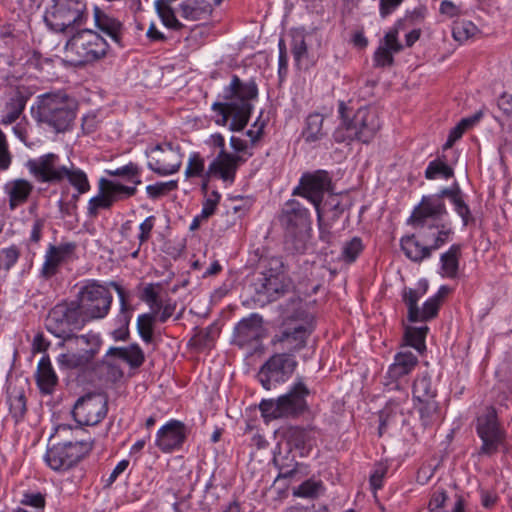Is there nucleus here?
I'll list each match as a JSON object with an SVG mask.
<instances>
[{
  "label": "nucleus",
  "mask_w": 512,
  "mask_h": 512,
  "mask_svg": "<svg viewBox=\"0 0 512 512\" xmlns=\"http://www.w3.org/2000/svg\"><path fill=\"white\" fill-rule=\"evenodd\" d=\"M446 499V491L444 488L435 491L428 504V509L430 512H435L436 510L442 508L446 502Z\"/></svg>",
  "instance_id": "nucleus-60"
},
{
  "label": "nucleus",
  "mask_w": 512,
  "mask_h": 512,
  "mask_svg": "<svg viewBox=\"0 0 512 512\" xmlns=\"http://www.w3.org/2000/svg\"><path fill=\"white\" fill-rule=\"evenodd\" d=\"M107 413V398L101 393H89L80 397L72 410L79 425H96Z\"/></svg>",
  "instance_id": "nucleus-12"
},
{
  "label": "nucleus",
  "mask_w": 512,
  "mask_h": 512,
  "mask_svg": "<svg viewBox=\"0 0 512 512\" xmlns=\"http://www.w3.org/2000/svg\"><path fill=\"white\" fill-rule=\"evenodd\" d=\"M168 3L165 0H157L155 2L156 11L166 27L178 30L182 25L175 17L174 11Z\"/></svg>",
  "instance_id": "nucleus-37"
},
{
  "label": "nucleus",
  "mask_w": 512,
  "mask_h": 512,
  "mask_svg": "<svg viewBox=\"0 0 512 512\" xmlns=\"http://www.w3.org/2000/svg\"><path fill=\"white\" fill-rule=\"evenodd\" d=\"M401 248L405 255L413 261H420L429 256V248L427 246L420 245L413 236L402 238Z\"/></svg>",
  "instance_id": "nucleus-33"
},
{
  "label": "nucleus",
  "mask_w": 512,
  "mask_h": 512,
  "mask_svg": "<svg viewBox=\"0 0 512 512\" xmlns=\"http://www.w3.org/2000/svg\"><path fill=\"white\" fill-rule=\"evenodd\" d=\"M59 157L48 153L38 159L28 160L26 166L30 173L40 182L59 183L67 174V167L58 163Z\"/></svg>",
  "instance_id": "nucleus-16"
},
{
  "label": "nucleus",
  "mask_w": 512,
  "mask_h": 512,
  "mask_svg": "<svg viewBox=\"0 0 512 512\" xmlns=\"http://www.w3.org/2000/svg\"><path fill=\"white\" fill-rule=\"evenodd\" d=\"M108 50L105 39L91 29H80L68 40L66 53L75 65H84L104 57Z\"/></svg>",
  "instance_id": "nucleus-6"
},
{
  "label": "nucleus",
  "mask_w": 512,
  "mask_h": 512,
  "mask_svg": "<svg viewBox=\"0 0 512 512\" xmlns=\"http://www.w3.org/2000/svg\"><path fill=\"white\" fill-rule=\"evenodd\" d=\"M26 101V97L21 93H17L14 97H12L7 104L8 112L3 117L2 123L7 125L15 122L23 112Z\"/></svg>",
  "instance_id": "nucleus-36"
},
{
  "label": "nucleus",
  "mask_w": 512,
  "mask_h": 512,
  "mask_svg": "<svg viewBox=\"0 0 512 512\" xmlns=\"http://www.w3.org/2000/svg\"><path fill=\"white\" fill-rule=\"evenodd\" d=\"M76 244L73 242L63 243L58 246L50 245L42 267V275L49 278L56 274L58 266L69 258L75 251Z\"/></svg>",
  "instance_id": "nucleus-22"
},
{
  "label": "nucleus",
  "mask_w": 512,
  "mask_h": 512,
  "mask_svg": "<svg viewBox=\"0 0 512 512\" xmlns=\"http://www.w3.org/2000/svg\"><path fill=\"white\" fill-rule=\"evenodd\" d=\"M292 53L297 62L307 57L308 49L304 36H295L293 39Z\"/></svg>",
  "instance_id": "nucleus-55"
},
{
  "label": "nucleus",
  "mask_w": 512,
  "mask_h": 512,
  "mask_svg": "<svg viewBox=\"0 0 512 512\" xmlns=\"http://www.w3.org/2000/svg\"><path fill=\"white\" fill-rule=\"evenodd\" d=\"M219 200L220 194L217 191H213L211 195L204 201L200 217H202V219H208L211 215H213Z\"/></svg>",
  "instance_id": "nucleus-52"
},
{
  "label": "nucleus",
  "mask_w": 512,
  "mask_h": 512,
  "mask_svg": "<svg viewBox=\"0 0 512 512\" xmlns=\"http://www.w3.org/2000/svg\"><path fill=\"white\" fill-rule=\"evenodd\" d=\"M374 62L379 67L391 66L394 62L393 52L379 46L374 54Z\"/></svg>",
  "instance_id": "nucleus-53"
},
{
  "label": "nucleus",
  "mask_w": 512,
  "mask_h": 512,
  "mask_svg": "<svg viewBox=\"0 0 512 512\" xmlns=\"http://www.w3.org/2000/svg\"><path fill=\"white\" fill-rule=\"evenodd\" d=\"M397 34V30L387 32L383 41L380 43V46L392 51L393 53L400 52L402 50V45L397 39Z\"/></svg>",
  "instance_id": "nucleus-56"
},
{
  "label": "nucleus",
  "mask_w": 512,
  "mask_h": 512,
  "mask_svg": "<svg viewBox=\"0 0 512 512\" xmlns=\"http://www.w3.org/2000/svg\"><path fill=\"white\" fill-rule=\"evenodd\" d=\"M285 229V247L293 253H303L310 238V220L308 211L299 202L290 200L280 216Z\"/></svg>",
  "instance_id": "nucleus-5"
},
{
  "label": "nucleus",
  "mask_w": 512,
  "mask_h": 512,
  "mask_svg": "<svg viewBox=\"0 0 512 512\" xmlns=\"http://www.w3.org/2000/svg\"><path fill=\"white\" fill-rule=\"evenodd\" d=\"M477 30V27L470 21H455L452 35L457 42L463 43L473 37Z\"/></svg>",
  "instance_id": "nucleus-41"
},
{
  "label": "nucleus",
  "mask_w": 512,
  "mask_h": 512,
  "mask_svg": "<svg viewBox=\"0 0 512 512\" xmlns=\"http://www.w3.org/2000/svg\"><path fill=\"white\" fill-rule=\"evenodd\" d=\"M482 116V111H478L469 117L461 119L460 122L450 131V147L455 141L460 139L468 129L478 123Z\"/></svg>",
  "instance_id": "nucleus-40"
},
{
  "label": "nucleus",
  "mask_w": 512,
  "mask_h": 512,
  "mask_svg": "<svg viewBox=\"0 0 512 512\" xmlns=\"http://www.w3.org/2000/svg\"><path fill=\"white\" fill-rule=\"evenodd\" d=\"M185 437L184 424L180 421L172 420L158 431L156 444L162 451L169 452L179 447Z\"/></svg>",
  "instance_id": "nucleus-19"
},
{
  "label": "nucleus",
  "mask_w": 512,
  "mask_h": 512,
  "mask_svg": "<svg viewBox=\"0 0 512 512\" xmlns=\"http://www.w3.org/2000/svg\"><path fill=\"white\" fill-rule=\"evenodd\" d=\"M476 428L478 436L482 440L479 453L484 455L496 453L505 438V433L498 423L494 408H487L486 412L477 418Z\"/></svg>",
  "instance_id": "nucleus-11"
},
{
  "label": "nucleus",
  "mask_w": 512,
  "mask_h": 512,
  "mask_svg": "<svg viewBox=\"0 0 512 512\" xmlns=\"http://www.w3.org/2000/svg\"><path fill=\"white\" fill-rule=\"evenodd\" d=\"M111 303L112 296L108 289L96 283L85 285L78 294L77 305L85 319L103 318Z\"/></svg>",
  "instance_id": "nucleus-8"
},
{
  "label": "nucleus",
  "mask_w": 512,
  "mask_h": 512,
  "mask_svg": "<svg viewBox=\"0 0 512 512\" xmlns=\"http://www.w3.org/2000/svg\"><path fill=\"white\" fill-rule=\"evenodd\" d=\"M204 170V160L199 154H193L189 158L188 166L185 170L186 177L199 176Z\"/></svg>",
  "instance_id": "nucleus-51"
},
{
  "label": "nucleus",
  "mask_w": 512,
  "mask_h": 512,
  "mask_svg": "<svg viewBox=\"0 0 512 512\" xmlns=\"http://www.w3.org/2000/svg\"><path fill=\"white\" fill-rule=\"evenodd\" d=\"M178 184L176 180H171L168 182H158L153 185H148L146 187L147 194L151 198H158L162 195L167 194L170 191H173L177 188Z\"/></svg>",
  "instance_id": "nucleus-46"
},
{
  "label": "nucleus",
  "mask_w": 512,
  "mask_h": 512,
  "mask_svg": "<svg viewBox=\"0 0 512 512\" xmlns=\"http://www.w3.org/2000/svg\"><path fill=\"white\" fill-rule=\"evenodd\" d=\"M320 489L321 484L319 482L308 480L302 483L294 494L300 497H315Z\"/></svg>",
  "instance_id": "nucleus-50"
},
{
  "label": "nucleus",
  "mask_w": 512,
  "mask_h": 512,
  "mask_svg": "<svg viewBox=\"0 0 512 512\" xmlns=\"http://www.w3.org/2000/svg\"><path fill=\"white\" fill-rule=\"evenodd\" d=\"M93 15L96 27L112 41L120 44L123 34V24L99 7L94 8Z\"/></svg>",
  "instance_id": "nucleus-24"
},
{
  "label": "nucleus",
  "mask_w": 512,
  "mask_h": 512,
  "mask_svg": "<svg viewBox=\"0 0 512 512\" xmlns=\"http://www.w3.org/2000/svg\"><path fill=\"white\" fill-rule=\"evenodd\" d=\"M23 505L43 509L45 507V497L41 493H26L21 500Z\"/></svg>",
  "instance_id": "nucleus-58"
},
{
  "label": "nucleus",
  "mask_w": 512,
  "mask_h": 512,
  "mask_svg": "<svg viewBox=\"0 0 512 512\" xmlns=\"http://www.w3.org/2000/svg\"><path fill=\"white\" fill-rule=\"evenodd\" d=\"M85 5L79 0H55L51 12L45 17L52 30L63 32L83 23Z\"/></svg>",
  "instance_id": "nucleus-10"
},
{
  "label": "nucleus",
  "mask_w": 512,
  "mask_h": 512,
  "mask_svg": "<svg viewBox=\"0 0 512 512\" xmlns=\"http://www.w3.org/2000/svg\"><path fill=\"white\" fill-rule=\"evenodd\" d=\"M330 186V179L328 173L325 171H317L314 174H306L301 178L300 186L294 190L293 194L302 195L307 198L316 208L318 220L320 222V230L322 231L321 225V209L320 203L324 192Z\"/></svg>",
  "instance_id": "nucleus-15"
},
{
  "label": "nucleus",
  "mask_w": 512,
  "mask_h": 512,
  "mask_svg": "<svg viewBox=\"0 0 512 512\" xmlns=\"http://www.w3.org/2000/svg\"><path fill=\"white\" fill-rule=\"evenodd\" d=\"M417 363V357L411 351L399 352L388 369V376L397 380L410 373Z\"/></svg>",
  "instance_id": "nucleus-30"
},
{
  "label": "nucleus",
  "mask_w": 512,
  "mask_h": 512,
  "mask_svg": "<svg viewBox=\"0 0 512 512\" xmlns=\"http://www.w3.org/2000/svg\"><path fill=\"white\" fill-rule=\"evenodd\" d=\"M84 433L80 426L58 425L55 437L62 442L48 448L45 454L47 465L55 471H65L73 467L92 448V441L82 437Z\"/></svg>",
  "instance_id": "nucleus-3"
},
{
  "label": "nucleus",
  "mask_w": 512,
  "mask_h": 512,
  "mask_svg": "<svg viewBox=\"0 0 512 512\" xmlns=\"http://www.w3.org/2000/svg\"><path fill=\"white\" fill-rule=\"evenodd\" d=\"M148 166L158 175L176 173L181 166L179 151L174 149L171 144H168L166 148L158 145L152 151V158Z\"/></svg>",
  "instance_id": "nucleus-17"
},
{
  "label": "nucleus",
  "mask_w": 512,
  "mask_h": 512,
  "mask_svg": "<svg viewBox=\"0 0 512 512\" xmlns=\"http://www.w3.org/2000/svg\"><path fill=\"white\" fill-rule=\"evenodd\" d=\"M498 107L506 114L512 113V94L503 93L498 100Z\"/></svg>",
  "instance_id": "nucleus-64"
},
{
  "label": "nucleus",
  "mask_w": 512,
  "mask_h": 512,
  "mask_svg": "<svg viewBox=\"0 0 512 512\" xmlns=\"http://www.w3.org/2000/svg\"><path fill=\"white\" fill-rule=\"evenodd\" d=\"M287 460L288 457L283 455L281 451L274 453L273 462L276 466H278L280 470L279 476L291 477L296 472L297 464L293 459H291L289 462Z\"/></svg>",
  "instance_id": "nucleus-44"
},
{
  "label": "nucleus",
  "mask_w": 512,
  "mask_h": 512,
  "mask_svg": "<svg viewBox=\"0 0 512 512\" xmlns=\"http://www.w3.org/2000/svg\"><path fill=\"white\" fill-rule=\"evenodd\" d=\"M283 438L289 446L287 454H289L291 449L294 448L299 451L301 456H304L311 446L312 430L291 426L283 431Z\"/></svg>",
  "instance_id": "nucleus-26"
},
{
  "label": "nucleus",
  "mask_w": 512,
  "mask_h": 512,
  "mask_svg": "<svg viewBox=\"0 0 512 512\" xmlns=\"http://www.w3.org/2000/svg\"><path fill=\"white\" fill-rule=\"evenodd\" d=\"M427 330V326L407 327L405 330V340L407 345L421 353L425 349V336Z\"/></svg>",
  "instance_id": "nucleus-39"
},
{
  "label": "nucleus",
  "mask_w": 512,
  "mask_h": 512,
  "mask_svg": "<svg viewBox=\"0 0 512 512\" xmlns=\"http://www.w3.org/2000/svg\"><path fill=\"white\" fill-rule=\"evenodd\" d=\"M11 163V155L8 150L6 136L0 129V169L5 170Z\"/></svg>",
  "instance_id": "nucleus-57"
},
{
  "label": "nucleus",
  "mask_w": 512,
  "mask_h": 512,
  "mask_svg": "<svg viewBox=\"0 0 512 512\" xmlns=\"http://www.w3.org/2000/svg\"><path fill=\"white\" fill-rule=\"evenodd\" d=\"M308 394L307 387L302 382H298L287 394L280 396L277 400H262L259 409L262 416L267 419L295 417L307 409Z\"/></svg>",
  "instance_id": "nucleus-7"
},
{
  "label": "nucleus",
  "mask_w": 512,
  "mask_h": 512,
  "mask_svg": "<svg viewBox=\"0 0 512 512\" xmlns=\"http://www.w3.org/2000/svg\"><path fill=\"white\" fill-rule=\"evenodd\" d=\"M346 106L343 102L339 105V113L343 125L350 132L349 136H355L363 143H368L380 128L378 113L372 108H360L351 120L346 116Z\"/></svg>",
  "instance_id": "nucleus-9"
},
{
  "label": "nucleus",
  "mask_w": 512,
  "mask_h": 512,
  "mask_svg": "<svg viewBox=\"0 0 512 512\" xmlns=\"http://www.w3.org/2000/svg\"><path fill=\"white\" fill-rule=\"evenodd\" d=\"M107 183H109V180L101 178L99 181V194L89 200L88 213L90 216H96L99 209H109L117 201L118 198Z\"/></svg>",
  "instance_id": "nucleus-27"
},
{
  "label": "nucleus",
  "mask_w": 512,
  "mask_h": 512,
  "mask_svg": "<svg viewBox=\"0 0 512 512\" xmlns=\"http://www.w3.org/2000/svg\"><path fill=\"white\" fill-rule=\"evenodd\" d=\"M77 102L63 92L46 93L39 97L37 118L56 132L68 130L75 117Z\"/></svg>",
  "instance_id": "nucleus-4"
},
{
  "label": "nucleus",
  "mask_w": 512,
  "mask_h": 512,
  "mask_svg": "<svg viewBox=\"0 0 512 512\" xmlns=\"http://www.w3.org/2000/svg\"><path fill=\"white\" fill-rule=\"evenodd\" d=\"M324 116L320 113H311L306 118V125L302 131V137L308 143L321 140L325 136L323 129Z\"/></svg>",
  "instance_id": "nucleus-31"
},
{
  "label": "nucleus",
  "mask_w": 512,
  "mask_h": 512,
  "mask_svg": "<svg viewBox=\"0 0 512 512\" xmlns=\"http://www.w3.org/2000/svg\"><path fill=\"white\" fill-rule=\"evenodd\" d=\"M262 317L256 313L242 319L235 327V342L239 346H244L252 341L262 337Z\"/></svg>",
  "instance_id": "nucleus-20"
},
{
  "label": "nucleus",
  "mask_w": 512,
  "mask_h": 512,
  "mask_svg": "<svg viewBox=\"0 0 512 512\" xmlns=\"http://www.w3.org/2000/svg\"><path fill=\"white\" fill-rule=\"evenodd\" d=\"M32 185L24 179H17L10 184L9 206L15 209L19 204L24 203L32 191Z\"/></svg>",
  "instance_id": "nucleus-32"
},
{
  "label": "nucleus",
  "mask_w": 512,
  "mask_h": 512,
  "mask_svg": "<svg viewBox=\"0 0 512 512\" xmlns=\"http://www.w3.org/2000/svg\"><path fill=\"white\" fill-rule=\"evenodd\" d=\"M28 382L22 378H16L9 382L7 387V401L13 418L18 421L26 412V389Z\"/></svg>",
  "instance_id": "nucleus-21"
},
{
  "label": "nucleus",
  "mask_w": 512,
  "mask_h": 512,
  "mask_svg": "<svg viewBox=\"0 0 512 512\" xmlns=\"http://www.w3.org/2000/svg\"><path fill=\"white\" fill-rule=\"evenodd\" d=\"M448 195V189L444 188L440 194L424 197L421 204L414 209L410 220L414 224H421L425 217H437L446 212L443 196Z\"/></svg>",
  "instance_id": "nucleus-18"
},
{
  "label": "nucleus",
  "mask_w": 512,
  "mask_h": 512,
  "mask_svg": "<svg viewBox=\"0 0 512 512\" xmlns=\"http://www.w3.org/2000/svg\"><path fill=\"white\" fill-rule=\"evenodd\" d=\"M263 271L260 277H280L288 278L286 275L285 265L281 257L271 256L262 260Z\"/></svg>",
  "instance_id": "nucleus-34"
},
{
  "label": "nucleus",
  "mask_w": 512,
  "mask_h": 512,
  "mask_svg": "<svg viewBox=\"0 0 512 512\" xmlns=\"http://www.w3.org/2000/svg\"><path fill=\"white\" fill-rule=\"evenodd\" d=\"M386 473V468L382 465H378L370 476V485L374 490L382 487V480Z\"/></svg>",
  "instance_id": "nucleus-63"
},
{
  "label": "nucleus",
  "mask_w": 512,
  "mask_h": 512,
  "mask_svg": "<svg viewBox=\"0 0 512 512\" xmlns=\"http://www.w3.org/2000/svg\"><path fill=\"white\" fill-rule=\"evenodd\" d=\"M362 249L363 245L361 239L354 237L343 247V256L347 261L353 262L362 251Z\"/></svg>",
  "instance_id": "nucleus-49"
},
{
  "label": "nucleus",
  "mask_w": 512,
  "mask_h": 512,
  "mask_svg": "<svg viewBox=\"0 0 512 512\" xmlns=\"http://www.w3.org/2000/svg\"><path fill=\"white\" fill-rule=\"evenodd\" d=\"M85 320L77 302L57 304L46 318L47 330L56 337L62 338L59 346L67 349V352L60 354L57 358L58 365L63 369H94V360L101 346L99 336L93 333L83 335L70 333L73 329L81 328Z\"/></svg>",
  "instance_id": "nucleus-1"
},
{
  "label": "nucleus",
  "mask_w": 512,
  "mask_h": 512,
  "mask_svg": "<svg viewBox=\"0 0 512 512\" xmlns=\"http://www.w3.org/2000/svg\"><path fill=\"white\" fill-rule=\"evenodd\" d=\"M20 252L16 246L5 248L0 252V269L8 271L18 260Z\"/></svg>",
  "instance_id": "nucleus-47"
},
{
  "label": "nucleus",
  "mask_w": 512,
  "mask_h": 512,
  "mask_svg": "<svg viewBox=\"0 0 512 512\" xmlns=\"http://www.w3.org/2000/svg\"><path fill=\"white\" fill-rule=\"evenodd\" d=\"M144 362V354L140 347L136 344L129 346V357L127 363L132 368H137Z\"/></svg>",
  "instance_id": "nucleus-59"
},
{
  "label": "nucleus",
  "mask_w": 512,
  "mask_h": 512,
  "mask_svg": "<svg viewBox=\"0 0 512 512\" xmlns=\"http://www.w3.org/2000/svg\"><path fill=\"white\" fill-rule=\"evenodd\" d=\"M36 380L40 391L45 394H51L57 385L58 378L48 356L39 361Z\"/></svg>",
  "instance_id": "nucleus-28"
},
{
  "label": "nucleus",
  "mask_w": 512,
  "mask_h": 512,
  "mask_svg": "<svg viewBox=\"0 0 512 512\" xmlns=\"http://www.w3.org/2000/svg\"><path fill=\"white\" fill-rule=\"evenodd\" d=\"M450 203L454 211L461 218L463 226H468L475 222V218L466 203L465 195L457 182H454L452 186H450Z\"/></svg>",
  "instance_id": "nucleus-29"
},
{
  "label": "nucleus",
  "mask_w": 512,
  "mask_h": 512,
  "mask_svg": "<svg viewBox=\"0 0 512 512\" xmlns=\"http://www.w3.org/2000/svg\"><path fill=\"white\" fill-rule=\"evenodd\" d=\"M154 227V217L149 216L147 217L141 224H140V234H139V242L140 244H143L146 242L149 237L150 233Z\"/></svg>",
  "instance_id": "nucleus-62"
},
{
  "label": "nucleus",
  "mask_w": 512,
  "mask_h": 512,
  "mask_svg": "<svg viewBox=\"0 0 512 512\" xmlns=\"http://www.w3.org/2000/svg\"><path fill=\"white\" fill-rule=\"evenodd\" d=\"M461 257V246H450V279L458 278L459 275V259Z\"/></svg>",
  "instance_id": "nucleus-54"
},
{
  "label": "nucleus",
  "mask_w": 512,
  "mask_h": 512,
  "mask_svg": "<svg viewBox=\"0 0 512 512\" xmlns=\"http://www.w3.org/2000/svg\"><path fill=\"white\" fill-rule=\"evenodd\" d=\"M106 172L110 176L134 177L139 174V169L137 165L129 163L123 167L117 168L115 170H107Z\"/></svg>",
  "instance_id": "nucleus-61"
},
{
  "label": "nucleus",
  "mask_w": 512,
  "mask_h": 512,
  "mask_svg": "<svg viewBox=\"0 0 512 512\" xmlns=\"http://www.w3.org/2000/svg\"><path fill=\"white\" fill-rule=\"evenodd\" d=\"M311 329L305 326H298L291 332H285L281 338L282 342H287L290 346H293L295 350L303 348L306 344V339L310 334Z\"/></svg>",
  "instance_id": "nucleus-38"
},
{
  "label": "nucleus",
  "mask_w": 512,
  "mask_h": 512,
  "mask_svg": "<svg viewBox=\"0 0 512 512\" xmlns=\"http://www.w3.org/2000/svg\"><path fill=\"white\" fill-rule=\"evenodd\" d=\"M72 186H74L79 194L86 193L90 189V185L86 174L80 169H69L67 168V174H65Z\"/></svg>",
  "instance_id": "nucleus-42"
},
{
  "label": "nucleus",
  "mask_w": 512,
  "mask_h": 512,
  "mask_svg": "<svg viewBox=\"0 0 512 512\" xmlns=\"http://www.w3.org/2000/svg\"><path fill=\"white\" fill-rule=\"evenodd\" d=\"M258 94V89L253 81L242 83L240 78L236 75L232 77L230 85L225 89V99H230L228 103L215 102L212 109L219 114V118L215 123L219 126H225L232 118L229 129L231 131H241L247 125L252 104L251 100L255 99Z\"/></svg>",
  "instance_id": "nucleus-2"
},
{
  "label": "nucleus",
  "mask_w": 512,
  "mask_h": 512,
  "mask_svg": "<svg viewBox=\"0 0 512 512\" xmlns=\"http://www.w3.org/2000/svg\"><path fill=\"white\" fill-rule=\"evenodd\" d=\"M400 412L399 405L390 401L385 408H383L380 412V426H379V434H382L383 428L394 418L397 413Z\"/></svg>",
  "instance_id": "nucleus-48"
},
{
  "label": "nucleus",
  "mask_w": 512,
  "mask_h": 512,
  "mask_svg": "<svg viewBox=\"0 0 512 512\" xmlns=\"http://www.w3.org/2000/svg\"><path fill=\"white\" fill-rule=\"evenodd\" d=\"M425 177L430 180L448 178V165L441 159L431 161L425 171Z\"/></svg>",
  "instance_id": "nucleus-45"
},
{
  "label": "nucleus",
  "mask_w": 512,
  "mask_h": 512,
  "mask_svg": "<svg viewBox=\"0 0 512 512\" xmlns=\"http://www.w3.org/2000/svg\"><path fill=\"white\" fill-rule=\"evenodd\" d=\"M296 367V361L289 354L273 355L260 369L258 379L263 388L270 390L273 383H279L285 380L293 373Z\"/></svg>",
  "instance_id": "nucleus-14"
},
{
  "label": "nucleus",
  "mask_w": 512,
  "mask_h": 512,
  "mask_svg": "<svg viewBox=\"0 0 512 512\" xmlns=\"http://www.w3.org/2000/svg\"><path fill=\"white\" fill-rule=\"evenodd\" d=\"M413 396L421 403H429L435 396L430 379L426 376L418 377L413 384Z\"/></svg>",
  "instance_id": "nucleus-35"
},
{
  "label": "nucleus",
  "mask_w": 512,
  "mask_h": 512,
  "mask_svg": "<svg viewBox=\"0 0 512 512\" xmlns=\"http://www.w3.org/2000/svg\"><path fill=\"white\" fill-rule=\"evenodd\" d=\"M154 314H142L137 320V329L141 338L150 343L153 339V324L155 322Z\"/></svg>",
  "instance_id": "nucleus-43"
},
{
  "label": "nucleus",
  "mask_w": 512,
  "mask_h": 512,
  "mask_svg": "<svg viewBox=\"0 0 512 512\" xmlns=\"http://www.w3.org/2000/svg\"><path fill=\"white\" fill-rule=\"evenodd\" d=\"M240 160L241 157L239 156L227 153L226 151H220L209 165L208 173L219 174L223 180L232 181L235 177V172Z\"/></svg>",
  "instance_id": "nucleus-25"
},
{
  "label": "nucleus",
  "mask_w": 512,
  "mask_h": 512,
  "mask_svg": "<svg viewBox=\"0 0 512 512\" xmlns=\"http://www.w3.org/2000/svg\"><path fill=\"white\" fill-rule=\"evenodd\" d=\"M427 283H424L422 290L408 289L404 291V301L408 307V319L411 322L426 321L433 318L438 311L441 299L448 293L446 286H441L437 295L427 300L422 309L417 305L418 300L425 294Z\"/></svg>",
  "instance_id": "nucleus-13"
},
{
  "label": "nucleus",
  "mask_w": 512,
  "mask_h": 512,
  "mask_svg": "<svg viewBox=\"0 0 512 512\" xmlns=\"http://www.w3.org/2000/svg\"><path fill=\"white\" fill-rule=\"evenodd\" d=\"M288 287L289 279L280 277H259L254 283L256 294L263 296L268 302L278 299L288 290Z\"/></svg>",
  "instance_id": "nucleus-23"
}]
</instances>
